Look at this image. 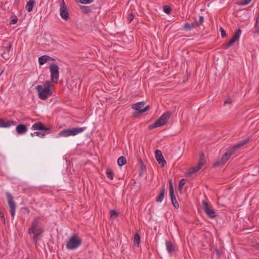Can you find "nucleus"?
<instances>
[{
	"instance_id": "nucleus-1",
	"label": "nucleus",
	"mask_w": 259,
	"mask_h": 259,
	"mask_svg": "<svg viewBox=\"0 0 259 259\" xmlns=\"http://www.w3.org/2000/svg\"><path fill=\"white\" fill-rule=\"evenodd\" d=\"M249 141V138H246L236 145L227 149L226 152L222 155V156L218 159L213 164V167H218L220 165L225 164L227 161L230 159L231 156L234 154L235 151L239 149L241 146L246 144Z\"/></svg>"
},
{
	"instance_id": "nucleus-2",
	"label": "nucleus",
	"mask_w": 259,
	"mask_h": 259,
	"mask_svg": "<svg viewBox=\"0 0 259 259\" xmlns=\"http://www.w3.org/2000/svg\"><path fill=\"white\" fill-rule=\"evenodd\" d=\"M53 84L49 80L46 81L43 85H38L36 89L38 92L39 98L44 100L52 95L53 91L51 90Z\"/></svg>"
},
{
	"instance_id": "nucleus-3",
	"label": "nucleus",
	"mask_w": 259,
	"mask_h": 259,
	"mask_svg": "<svg viewBox=\"0 0 259 259\" xmlns=\"http://www.w3.org/2000/svg\"><path fill=\"white\" fill-rule=\"evenodd\" d=\"M171 113L170 112L163 113L153 124L148 126V129L152 130L164 125L169 119Z\"/></svg>"
},
{
	"instance_id": "nucleus-4",
	"label": "nucleus",
	"mask_w": 259,
	"mask_h": 259,
	"mask_svg": "<svg viewBox=\"0 0 259 259\" xmlns=\"http://www.w3.org/2000/svg\"><path fill=\"white\" fill-rule=\"evenodd\" d=\"M81 239L76 234H73L66 244V248L70 250L76 249L81 244Z\"/></svg>"
},
{
	"instance_id": "nucleus-5",
	"label": "nucleus",
	"mask_w": 259,
	"mask_h": 259,
	"mask_svg": "<svg viewBox=\"0 0 259 259\" xmlns=\"http://www.w3.org/2000/svg\"><path fill=\"white\" fill-rule=\"evenodd\" d=\"M86 128L83 127H74L72 128H67L61 131L59 135L61 137H68L70 136H75L78 133L82 132Z\"/></svg>"
},
{
	"instance_id": "nucleus-6",
	"label": "nucleus",
	"mask_w": 259,
	"mask_h": 259,
	"mask_svg": "<svg viewBox=\"0 0 259 259\" xmlns=\"http://www.w3.org/2000/svg\"><path fill=\"white\" fill-rule=\"evenodd\" d=\"M49 68L51 73V82L58 83L59 77V68L58 66L56 64L52 63L50 65Z\"/></svg>"
},
{
	"instance_id": "nucleus-7",
	"label": "nucleus",
	"mask_w": 259,
	"mask_h": 259,
	"mask_svg": "<svg viewBox=\"0 0 259 259\" xmlns=\"http://www.w3.org/2000/svg\"><path fill=\"white\" fill-rule=\"evenodd\" d=\"M205 162L206 160L205 159L204 154V153H202L200 155L199 163H198L197 165L190 168L187 174L188 175H191L198 171L205 164Z\"/></svg>"
},
{
	"instance_id": "nucleus-8",
	"label": "nucleus",
	"mask_w": 259,
	"mask_h": 259,
	"mask_svg": "<svg viewBox=\"0 0 259 259\" xmlns=\"http://www.w3.org/2000/svg\"><path fill=\"white\" fill-rule=\"evenodd\" d=\"M6 197L9 206L10 207V213L11 214L12 219H13L15 214L16 207V203L13 200V197L12 195L9 192L6 193Z\"/></svg>"
},
{
	"instance_id": "nucleus-9",
	"label": "nucleus",
	"mask_w": 259,
	"mask_h": 259,
	"mask_svg": "<svg viewBox=\"0 0 259 259\" xmlns=\"http://www.w3.org/2000/svg\"><path fill=\"white\" fill-rule=\"evenodd\" d=\"M202 209L209 218L213 219L216 217L214 210L212 209L211 207L205 200H202Z\"/></svg>"
},
{
	"instance_id": "nucleus-10",
	"label": "nucleus",
	"mask_w": 259,
	"mask_h": 259,
	"mask_svg": "<svg viewBox=\"0 0 259 259\" xmlns=\"http://www.w3.org/2000/svg\"><path fill=\"white\" fill-rule=\"evenodd\" d=\"M60 12L61 17L65 21L69 19V12L64 0L60 4Z\"/></svg>"
},
{
	"instance_id": "nucleus-11",
	"label": "nucleus",
	"mask_w": 259,
	"mask_h": 259,
	"mask_svg": "<svg viewBox=\"0 0 259 259\" xmlns=\"http://www.w3.org/2000/svg\"><path fill=\"white\" fill-rule=\"evenodd\" d=\"M144 102H139L134 104L132 108L136 111L137 113H142L148 110L150 108V106L149 105H147L144 108Z\"/></svg>"
},
{
	"instance_id": "nucleus-12",
	"label": "nucleus",
	"mask_w": 259,
	"mask_h": 259,
	"mask_svg": "<svg viewBox=\"0 0 259 259\" xmlns=\"http://www.w3.org/2000/svg\"><path fill=\"white\" fill-rule=\"evenodd\" d=\"M241 33V30L240 29H238L235 33L234 35H233V37L231 38V39L226 44L224 45L223 47V48L225 50H227L228 48H229L230 47L233 46V45L234 44V42L237 40L240 36Z\"/></svg>"
},
{
	"instance_id": "nucleus-13",
	"label": "nucleus",
	"mask_w": 259,
	"mask_h": 259,
	"mask_svg": "<svg viewBox=\"0 0 259 259\" xmlns=\"http://www.w3.org/2000/svg\"><path fill=\"white\" fill-rule=\"evenodd\" d=\"M168 183H169V195L170 197L171 202H172L174 206L176 208H178V203L177 202L176 198L174 194V187H173V184H172L171 180H170V179L169 180Z\"/></svg>"
},
{
	"instance_id": "nucleus-14",
	"label": "nucleus",
	"mask_w": 259,
	"mask_h": 259,
	"mask_svg": "<svg viewBox=\"0 0 259 259\" xmlns=\"http://www.w3.org/2000/svg\"><path fill=\"white\" fill-rule=\"evenodd\" d=\"M155 156L158 163L162 166L164 167L166 164V161L162 154V152L160 150L157 149L155 151Z\"/></svg>"
},
{
	"instance_id": "nucleus-15",
	"label": "nucleus",
	"mask_w": 259,
	"mask_h": 259,
	"mask_svg": "<svg viewBox=\"0 0 259 259\" xmlns=\"http://www.w3.org/2000/svg\"><path fill=\"white\" fill-rule=\"evenodd\" d=\"M31 128L34 131H48L50 130L49 127H46L41 122H38L33 124Z\"/></svg>"
},
{
	"instance_id": "nucleus-16",
	"label": "nucleus",
	"mask_w": 259,
	"mask_h": 259,
	"mask_svg": "<svg viewBox=\"0 0 259 259\" xmlns=\"http://www.w3.org/2000/svg\"><path fill=\"white\" fill-rule=\"evenodd\" d=\"M39 224V219L35 218L32 222L31 225L28 229V233H34V230L37 228Z\"/></svg>"
},
{
	"instance_id": "nucleus-17",
	"label": "nucleus",
	"mask_w": 259,
	"mask_h": 259,
	"mask_svg": "<svg viewBox=\"0 0 259 259\" xmlns=\"http://www.w3.org/2000/svg\"><path fill=\"white\" fill-rule=\"evenodd\" d=\"M14 125V121L13 120H5L0 119V127H9Z\"/></svg>"
},
{
	"instance_id": "nucleus-18",
	"label": "nucleus",
	"mask_w": 259,
	"mask_h": 259,
	"mask_svg": "<svg viewBox=\"0 0 259 259\" xmlns=\"http://www.w3.org/2000/svg\"><path fill=\"white\" fill-rule=\"evenodd\" d=\"M16 130L18 134H23L27 131V126L23 124H20L16 126Z\"/></svg>"
},
{
	"instance_id": "nucleus-19",
	"label": "nucleus",
	"mask_w": 259,
	"mask_h": 259,
	"mask_svg": "<svg viewBox=\"0 0 259 259\" xmlns=\"http://www.w3.org/2000/svg\"><path fill=\"white\" fill-rule=\"evenodd\" d=\"M165 191V188L164 185H163L156 198V201L158 202H161L163 200Z\"/></svg>"
},
{
	"instance_id": "nucleus-20",
	"label": "nucleus",
	"mask_w": 259,
	"mask_h": 259,
	"mask_svg": "<svg viewBox=\"0 0 259 259\" xmlns=\"http://www.w3.org/2000/svg\"><path fill=\"white\" fill-rule=\"evenodd\" d=\"M166 249L169 253H173L175 252V249L172 243L170 241H166Z\"/></svg>"
},
{
	"instance_id": "nucleus-21",
	"label": "nucleus",
	"mask_w": 259,
	"mask_h": 259,
	"mask_svg": "<svg viewBox=\"0 0 259 259\" xmlns=\"http://www.w3.org/2000/svg\"><path fill=\"white\" fill-rule=\"evenodd\" d=\"M35 4V1L34 0H29L26 4L25 7L26 10L28 12H30L32 11Z\"/></svg>"
},
{
	"instance_id": "nucleus-22",
	"label": "nucleus",
	"mask_w": 259,
	"mask_h": 259,
	"mask_svg": "<svg viewBox=\"0 0 259 259\" xmlns=\"http://www.w3.org/2000/svg\"><path fill=\"white\" fill-rule=\"evenodd\" d=\"M48 55H43L39 57L38 62L40 65H44L47 63L48 61Z\"/></svg>"
},
{
	"instance_id": "nucleus-23",
	"label": "nucleus",
	"mask_w": 259,
	"mask_h": 259,
	"mask_svg": "<svg viewBox=\"0 0 259 259\" xmlns=\"http://www.w3.org/2000/svg\"><path fill=\"white\" fill-rule=\"evenodd\" d=\"M126 163V158L124 156H120L117 159V164L119 166H121Z\"/></svg>"
},
{
	"instance_id": "nucleus-24",
	"label": "nucleus",
	"mask_w": 259,
	"mask_h": 259,
	"mask_svg": "<svg viewBox=\"0 0 259 259\" xmlns=\"http://www.w3.org/2000/svg\"><path fill=\"white\" fill-rule=\"evenodd\" d=\"M106 175L108 179L112 180L113 179L114 173L112 169L107 168L106 171Z\"/></svg>"
},
{
	"instance_id": "nucleus-25",
	"label": "nucleus",
	"mask_w": 259,
	"mask_h": 259,
	"mask_svg": "<svg viewBox=\"0 0 259 259\" xmlns=\"http://www.w3.org/2000/svg\"><path fill=\"white\" fill-rule=\"evenodd\" d=\"M134 242L136 246H138L140 242V237L138 233H136L134 237Z\"/></svg>"
},
{
	"instance_id": "nucleus-26",
	"label": "nucleus",
	"mask_w": 259,
	"mask_h": 259,
	"mask_svg": "<svg viewBox=\"0 0 259 259\" xmlns=\"http://www.w3.org/2000/svg\"><path fill=\"white\" fill-rule=\"evenodd\" d=\"M80 9L84 14H88L91 11V8L88 6H81L80 7Z\"/></svg>"
},
{
	"instance_id": "nucleus-27",
	"label": "nucleus",
	"mask_w": 259,
	"mask_h": 259,
	"mask_svg": "<svg viewBox=\"0 0 259 259\" xmlns=\"http://www.w3.org/2000/svg\"><path fill=\"white\" fill-rule=\"evenodd\" d=\"M31 136L34 137L35 136L39 137H43L45 136V133L40 132H34L33 133H31L30 134Z\"/></svg>"
},
{
	"instance_id": "nucleus-28",
	"label": "nucleus",
	"mask_w": 259,
	"mask_h": 259,
	"mask_svg": "<svg viewBox=\"0 0 259 259\" xmlns=\"http://www.w3.org/2000/svg\"><path fill=\"white\" fill-rule=\"evenodd\" d=\"M119 215V213L115 210H110V218L112 219H116Z\"/></svg>"
},
{
	"instance_id": "nucleus-29",
	"label": "nucleus",
	"mask_w": 259,
	"mask_h": 259,
	"mask_svg": "<svg viewBox=\"0 0 259 259\" xmlns=\"http://www.w3.org/2000/svg\"><path fill=\"white\" fill-rule=\"evenodd\" d=\"M44 229L42 227H38L36 228L34 230V233L36 234L37 235L40 236L42 233L44 232Z\"/></svg>"
},
{
	"instance_id": "nucleus-30",
	"label": "nucleus",
	"mask_w": 259,
	"mask_h": 259,
	"mask_svg": "<svg viewBox=\"0 0 259 259\" xmlns=\"http://www.w3.org/2000/svg\"><path fill=\"white\" fill-rule=\"evenodd\" d=\"M187 180L182 179L179 182V192L181 191L183 186L186 184Z\"/></svg>"
},
{
	"instance_id": "nucleus-31",
	"label": "nucleus",
	"mask_w": 259,
	"mask_h": 259,
	"mask_svg": "<svg viewBox=\"0 0 259 259\" xmlns=\"http://www.w3.org/2000/svg\"><path fill=\"white\" fill-rule=\"evenodd\" d=\"M163 11L167 14H169L170 13L171 11V8L168 6H164L163 7Z\"/></svg>"
},
{
	"instance_id": "nucleus-32",
	"label": "nucleus",
	"mask_w": 259,
	"mask_h": 259,
	"mask_svg": "<svg viewBox=\"0 0 259 259\" xmlns=\"http://www.w3.org/2000/svg\"><path fill=\"white\" fill-rule=\"evenodd\" d=\"M94 0H78V2L82 4H89L93 2Z\"/></svg>"
},
{
	"instance_id": "nucleus-33",
	"label": "nucleus",
	"mask_w": 259,
	"mask_h": 259,
	"mask_svg": "<svg viewBox=\"0 0 259 259\" xmlns=\"http://www.w3.org/2000/svg\"><path fill=\"white\" fill-rule=\"evenodd\" d=\"M139 162L141 164V171H142L141 172H140V175L142 176V172L146 171V168L145 166L143 164V163L142 160H140Z\"/></svg>"
},
{
	"instance_id": "nucleus-34",
	"label": "nucleus",
	"mask_w": 259,
	"mask_h": 259,
	"mask_svg": "<svg viewBox=\"0 0 259 259\" xmlns=\"http://www.w3.org/2000/svg\"><path fill=\"white\" fill-rule=\"evenodd\" d=\"M134 16L132 13H130L128 14V16L127 17V20L128 22V23H130L132 22V21L134 19Z\"/></svg>"
},
{
	"instance_id": "nucleus-35",
	"label": "nucleus",
	"mask_w": 259,
	"mask_h": 259,
	"mask_svg": "<svg viewBox=\"0 0 259 259\" xmlns=\"http://www.w3.org/2000/svg\"><path fill=\"white\" fill-rule=\"evenodd\" d=\"M252 0H243L239 4L240 5L244 6L248 4Z\"/></svg>"
},
{
	"instance_id": "nucleus-36",
	"label": "nucleus",
	"mask_w": 259,
	"mask_h": 259,
	"mask_svg": "<svg viewBox=\"0 0 259 259\" xmlns=\"http://www.w3.org/2000/svg\"><path fill=\"white\" fill-rule=\"evenodd\" d=\"M183 28L185 29V30H191V27H190V23H186L184 26H183Z\"/></svg>"
},
{
	"instance_id": "nucleus-37",
	"label": "nucleus",
	"mask_w": 259,
	"mask_h": 259,
	"mask_svg": "<svg viewBox=\"0 0 259 259\" xmlns=\"http://www.w3.org/2000/svg\"><path fill=\"white\" fill-rule=\"evenodd\" d=\"M203 19L204 18L203 16H199V20L196 22L198 26L202 24Z\"/></svg>"
},
{
	"instance_id": "nucleus-38",
	"label": "nucleus",
	"mask_w": 259,
	"mask_h": 259,
	"mask_svg": "<svg viewBox=\"0 0 259 259\" xmlns=\"http://www.w3.org/2000/svg\"><path fill=\"white\" fill-rule=\"evenodd\" d=\"M34 234V236L33 237V241L36 243L39 239V237L40 236L39 235H37L35 233H33Z\"/></svg>"
},
{
	"instance_id": "nucleus-39",
	"label": "nucleus",
	"mask_w": 259,
	"mask_h": 259,
	"mask_svg": "<svg viewBox=\"0 0 259 259\" xmlns=\"http://www.w3.org/2000/svg\"><path fill=\"white\" fill-rule=\"evenodd\" d=\"M220 32H221V35L223 37H224L226 36V33L225 30L222 28L220 27Z\"/></svg>"
},
{
	"instance_id": "nucleus-40",
	"label": "nucleus",
	"mask_w": 259,
	"mask_h": 259,
	"mask_svg": "<svg viewBox=\"0 0 259 259\" xmlns=\"http://www.w3.org/2000/svg\"><path fill=\"white\" fill-rule=\"evenodd\" d=\"M18 21V18L17 17H15V18H13L11 20V22H10V24H16Z\"/></svg>"
},
{
	"instance_id": "nucleus-41",
	"label": "nucleus",
	"mask_w": 259,
	"mask_h": 259,
	"mask_svg": "<svg viewBox=\"0 0 259 259\" xmlns=\"http://www.w3.org/2000/svg\"><path fill=\"white\" fill-rule=\"evenodd\" d=\"M190 25L191 27V29L192 28H195L197 26H198L196 22V23H192L191 24L190 23Z\"/></svg>"
},
{
	"instance_id": "nucleus-42",
	"label": "nucleus",
	"mask_w": 259,
	"mask_h": 259,
	"mask_svg": "<svg viewBox=\"0 0 259 259\" xmlns=\"http://www.w3.org/2000/svg\"><path fill=\"white\" fill-rule=\"evenodd\" d=\"M232 103V100L230 98L227 99L224 103V105H225L226 104H230Z\"/></svg>"
},
{
	"instance_id": "nucleus-43",
	"label": "nucleus",
	"mask_w": 259,
	"mask_h": 259,
	"mask_svg": "<svg viewBox=\"0 0 259 259\" xmlns=\"http://www.w3.org/2000/svg\"><path fill=\"white\" fill-rule=\"evenodd\" d=\"M48 61H55V58H53V57H51L49 56L48 55Z\"/></svg>"
},
{
	"instance_id": "nucleus-44",
	"label": "nucleus",
	"mask_w": 259,
	"mask_h": 259,
	"mask_svg": "<svg viewBox=\"0 0 259 259\" xmlns=\"http://www.w3.org/2000/svg\"><path fill=\"white\" fill-rule=\"evenodd\" d=\"M11 48H12V45H9V46L6 47V49L8 51H9L10 50V49H11Z\"/></svg>"
},
{
	"instance_id": "nucleus-45",
	"label": "nucleus",
	"mask_w": 259,
	"mask_h": 259,
	"mask_svg": "<svg viewBox=\"0 0 259 259\" xmlns=\"http://www.w3.org/2000/svg\"><path fill=\"white\" fill-rule=\"evenodd\" d=\"M1 218L2 219V221L3 222V224H5L6 221H5V217L4 216V218Z\"/></svg>"
},
{
	"instance_id": "nucleus-46",
	"label": "nucleus",
	"mask_w": 259,
	"mask_h": 259,
	"mask_svg": "<svg viewBox=\"0 0 259 259\" xmlns=\"http://www.w3.org/2000/svg\"><path fill=\"white\" fill-rule=\"evenodd\" d=\"M6 55V53H2V56H3V57L4 58H5Z\"/></svg>"
}]
</instances>
